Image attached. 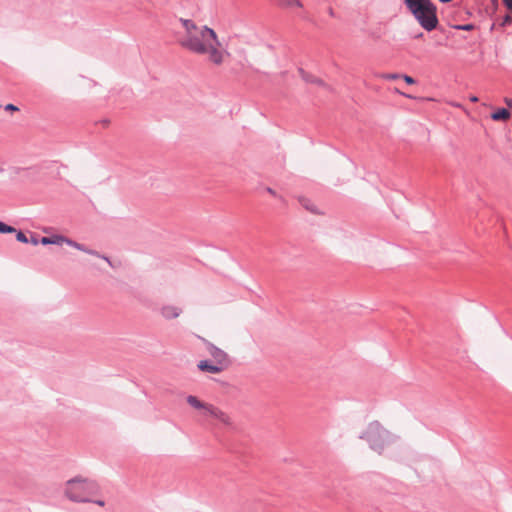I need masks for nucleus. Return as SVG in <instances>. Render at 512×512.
I'll return each instance as SVG.
<instances>
[{"label":"nucleus","mask_w":512,"mask_h":512,"mask_svg":"<svg viewBox=\"0 0 512 512\" xmlns=\"http://www.w3.org/2000/svg\"><path fill=\"white\" fill-rule=\"evenodd\" d=\"M16 239L19 241V242H22V243H29V238L26 236L25 233L21 232V231H16Z\"/></svg>","instance_id":"dca6fc26"},{"label":"nucleus","mask_w":512,"mask_h":512,"mask_svg":"<svg viewBox=\"0 0 512 512\" xmlns=\"http://www.w3.org/2000/svg\"><path fill=\"white\" fill-rule=\"evenodd\" d=\"M65 496L72 502L90 503L91 496L99 493L96 481L76 476L66 482Z\"/></svg>","instance_id":"f03ea898"},{"label":"nucleus","mask_w":512,"mask_h":512,"mask_svg":"<svg viewBox=\"0 0 512 512\" xmlns=\"http://www.w3.org/2000/svg\"><path fill=\"white\" fill-rule=\"evenodd\" d=\"M186 401L191 407H193L197 410H203L204 414L206 415V412L210 405L209 403L202 402L196 396H193V395H188L186 398Z\"/></svg>","instance_id":"9d476101"},{"label":"nucleus","mask_w":512,"mask_h":512,"mask_svg":"<svg viewBox=\"0 0 512 512\" xmlns=\"http://www.w3.org/2000/svg\"><path fill=\"white\" fill-rule=\"evenodd\" d=\"M461 28L465 29V30H469L471 28V26L470 25H465V26H462Z\"/></svg>","instance_id":"bb28decb"},{"label":"nucleus","mask_w":512,"mask_h":512,"mask_svg":"<svg viewBox=\"0 0 512 512\" xmlns=\"http://www.w3.org/2000/svg\"><path fill=\"white\" fill-rule=\"evenodd\" d=\"M29 243L36 246V245L40 244V239H38L34 235H31V237L29 238Z\"/></svg>","instance_id":"6ab92c4d"},{"label":"nucleus","mask_w":512,"mask_h":512,"mask_svg":"<svg viewBox=\"0 0 512 512\" xmlns=\"http://www.w3.org/2000/svg\"><path fill=\"white\" fill-rule=\"evenodd\" d=\"M91 502L95 503V504H97L99 506H104L105 505V502L103 500H92L91 499Z\"/></svg>","instance_id":"5701e85b"},{"label":"nucleus","mask_w":512,"mask_h":512,"mask_svg":"<svg viewBox=\"0 0 512 512\" xmlns=\"http://www.w3.org/2000/svg\"><path fill=\"white\" fill-rule=\"evenodd\" d=\"M298 73L299 75L301 76V78L305 81V82H308V83H313V84H317V85H323V81L319 78H317L316 76L306 72L304 69L302 68H299L298 69Z\"/></svg>","instance_id":"f8f14e48"},{"label":"nucleus","mask_w":512,"mask_h":512,"mask_svg":"<svg viewBox=\"0 0 512 512\" xmlns=\"http://www.w3.org/2000/svg\"><path fill=\"white\" fill-rule=\"evenodd\" d=\"M503 3L509 10H512V0H503Z\"/></svg>","instance_id":"4be33fe9"},{"label":"nucleus","mask_w":512,"mask_h":512,"mask_svg":"<svg viewBox=\"0 0 512 512\" xmlns=\"http://www.w3.org/2000/svg\"><path fill=\"white\" fill-rule=\"evenodd\" d=\"M491 118L494 121H506L510 118V112L507 109L502 108V109H499L496 112H494L491 115Z\"/></svg>","instance_id":"ddd939ff"},{"label":"nucleus","mask_w":512,"mask_h":512,"mask_svg":"<svg viewBox=\"0 0 512 512\" xmlns=\"http://www.w3.org/2000/svg\"><path fill=\"white\" fill-rule=\"evenodd\" d=\"M408 10L426 31L438 25L437 8L431 0H404Z\"/></svg>","instance_id":"7ed1b4c3"},{"label":"nucleus","mask_w":512,"mask_h":512,"mask_svg":"<svg viewBox=\"0 0 512 512\" xmlns=\"http://www.w3.org/2000/svg\"><path fill=\"white\" fill-rule=\"evenodd\" d=\"M267 191L272 194V195H275V192L271 189V188H268Z\"/></svg>","instance_id":"cd10ccee"},{"label":"nucleus","mask_w":512,"mask_h":512,"mask_svg":"<svg viewBox=\"0 0 512 512\" xmlns=\"http://www.w3.org/2000/svg\"><path fill=\"white\" fill-rule=\"evenodd\" d=\"M104 262L112 267L113 269H116L122 265L121 258H102Z\"/></svg>","instance_id":"4468645a"},{"label":"nucleus","mask_w":512,"mask_h":512,"mask_svg":"<svg viewBox=\"0 0 512 512\" xmlns=\"http://www.w3.org/2000/svg\"><path fill=\"white\" fill-rule=\"evenodd\" d=\"M181 24L183 33L179 43L186 50L196 55L205 56L216 66L222 65L230 56L212 28L206 25H197L190 19H181Z\"/></svg>","instance_id":"f257e3e1"},{"label":"nucleus","mask_w":512,"mask_h":512,"mask_svg":"<svg viewBox=\"0 0 512 512\" xmlns=\"http://www.w3.org/2000/svg\"><path fill=\"white\" fill-rule=\"evenodd\" d=\"M505 102L508 106L512 107V100L511 99H505Z\"/></svg>","instance_id":"393cba45"},{"label":"nucleus","mask_w":512,"mask_h":512,"mask_svg":"<svg viewBox=\"0 0 512 512\" xmlns=\"http://www.w3.org/2000/svg\"><path fill=\"white\" fill-rule=\"evenodd\" d=\"M400 78H402L407 84L412 85L415 83V80L409 75H401Z\"/></svg>","instance_id":"a211bd4d"},{"label":"nucleus","mask_w":512,"mask_h":512,"mask_svg":"<svg viewBox=\"0 0 512 512\" xmlns=\"http://www.w3.org/2000/svg\"><path fill=\"white\" fill-rule=\"evenodd\" d=\"M180 313L181 309L172 305L163 306L161 309V314L165 319L177 318L180 315Z\"/></svg>","instance_id":"9b49d317"},{"label":"nucleus","mask_w":512,"mask_h":512,"mask_svg":"<svg viewBox=\"0 0 512 512\" xmlns=\"http://www.w3.org/2000/svg\"><path fill=\"white\" fill-rule=\"evenodd\" d=\"M470 101L472 102H477L478 101V98L476 96H471L470 97Z\"/></svg>","instance_id":"a878e982"},{"label":"nucleus","mask_w":512,"mask_h":512,"mask_svg":"<svg viewBox=\"0 0 512 512\" xmlns=\"http://www.w3.org/2000/svg\"><path fill=\"white\" fill-rule=\"evenodd\" d=\"M298 201L302 205V207L305 208L310 213L316 215H325V211L311 199L305 196H300L298 197Z\"/></svg>","instance_id":"6e6552de"},{"label":"nucleus","mask_w":512,"mask_h":512,"mask_svg":"<svg viewBox=\"0 0 512 512\" xmlns=\"http://www.w3.org/2000/svg\"><path fill=\"white\" fill-rule=\"evenodd\" d=\"M206 415H209V416L219 420L222 424H224L226 426L232 425L229 415L227 413H225L224 411H222L220 408H218L212 404L209 405Z\"/></svg>","instance_id":"0eeeda50"},{"label":"nucleus","mask_w":512,"mask_h":512,"mask_svg":"<svg viewBox=\"0 0 512 512\" xmlns=\"http://www.w3.org/2000/svg\"><path fill=\"white\" fill-rule=\"evenodd\" d=\"M511 22H512V17H511V16H509V15H507V16L505 17V19H504L503 24H508V23H511Z\"/></svg>","instance_id":"b1692460"},{"label":"nucleus","mask_w":512,"mask_h":512,"mask_svg":"<svg viewBox=\"0 0 512 512\" xmlns=\"http://www.w3.org/2000/svg\"><path fill=\"white\" fill-rule=\"evenodd\" d=\"M204 343L214 362L227 368L230 364L227 353L207 340H204Z\"/></svg>","instance_id":"39448f33"},{"label":"nucleus","mask_w":512,"mask_h":512,"mask_svg":"<svg viewBox=\"0 0 512 512\" xmlns=\"http://www.w3.org/2000/svg\"><path fill=\"white\" fill-rule=\"evenodd\" d=\"M49 240H50V244H53V245L68 244L70 246L75 247L80 252L87 253V254L93 253L92 250L84 247L83 245H81L79 243L73 242L72 240L66 238L65 236L59 235V234H54V235L49 236Z\"/></svg>","instance_id":"423d86ee"},{"label":"nucleus","mask_w":512,"mask_h":512,"mask_svg":"<svg viewBox=\"0 0 512 512\" xmlns=\"http://www.w3.org/2000/svg\"><path fill=\"white\" fill-rule=\"evenodd\" d=\"M360 438L366 440L373 450L380 452L385 446L387 432L378 422H371L362 432Z\"/></svg>","instance_id":"20e7f679"},{"label":"nucleus","mask_w":512,"mask_h":512,"mask_svg":"<svg viewBox=\"0 0 512 512\" xmlns=\"http://www.w3.org/2000/svg\"><path fill=\"white\" fill-rule=\"evenodd\" d=\"M197 367L199 370L203 371V372H208V373H211V374H217V373H220L222 372L226 367L220 365V364H217V363H212L211 361L209 360H201L198 364H197Z\"/></svg>","instance_id":"1a4fd4ad"},{"label":"nucleus","mask_w":512,"mask_h":512,"mask_svg":"<svg viewBox=\"0 0 512 512\" xmlns=\"http://www.w3.org/2000/svg\"><path fill=\"white\" fill-rule=\"evenodd\" d=\"M400 76L401 75L394 73V74H383L381 77L386 80H395V79L400 78Z\"/></svg>","instance_id":"f3484780"},{"label":"nucleus","mask_w":512,"mask_h":512,"mask_svg":"<svg viewBox=\"0 0 512 512\" xmlns=\"http://www.w3.org/2000/svg\"><path fill=\"white\" fill-rule=\"evenodd\" d=\"M40 244H42V245H48V244H50L49 236L42 237V238L40 239Z\"/></svg>","instance_id":"412c9836"},{"label":"nucleus","mask_w":512,"mask_h":512,"mask_svg":"<svg viewBox=\"0 0 512 512\" xmlns=\"http://www.w3.org/2000/svg\"><path fill=\"white\" fill-rule=\"evenodd\" d=\"M14 232H16V229L14 227L9 226V225L5 224L4 222L0 221V234L14 233Z\"/></svg>","instance_id":"2eb2a0df"},{"label":"nucleus","mask_w":512,"mask_h":512,"mask_svg":"<svg viewBox=\"0 0 512 512\" xmlns=\"http://www.w3.org/2000/svg\"><path fill=\"white\" fill-rule=\"evenodd\" d=\"M5 110H6V111H11V112H13V111H18V107H16V106H15V105H13V104H7V105L5 106Z\"/></svg>","instance_id":"aec40b11"}]
</instances>
